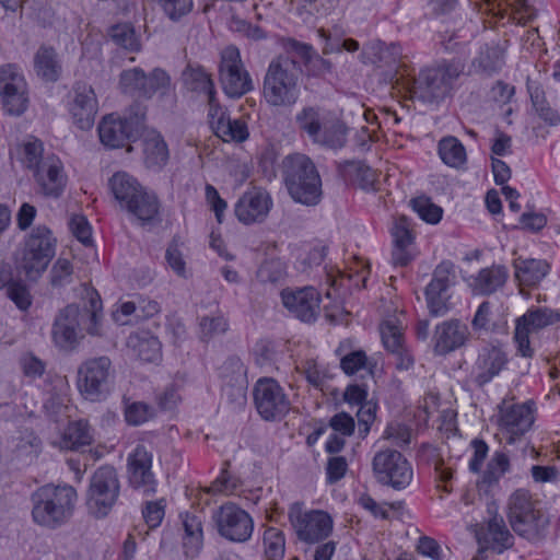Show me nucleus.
<instances>
[{
  "label": "nucleus",
  "mask_w": 560,
  "mask_h": 560,
  "mask_svg": "<svg viewBox=\"0 0 560 560\" xmlns=\"http://www.w3.org/2000/svg\"><path fill=\"white\" fill-rule=\"evenodd\" d=\"M78 499L72 486L45 485L33 492L32 518L39 526L55 529L72 516Z\"/></svg>",
  "instance_id": "nucleus-1"
},
{
  "label": "nucleus",
  "mask_w": 560,
  "mask_h": 560,
  "mask_svg": "<svg viewBox=\"0 0 560 560\" xmlns=\"http://www.w3.org/2000/svg\"><path fill=\"white\" fill-rule=\"evenodd\" d=\"M300 74L301 69L295 60L288 57L273 59L264 78L265 101L273 107L293 106L300 97Z\"/></svg>",
  "instance_id": "nucleus-2"
},
{
  "label": "nucleus",
  "mask_w": 560,
  "mask_h": 560,
  "mask_svg": "<svg viewBox=\"0 0 560 560\" xmlns=\"http://www.w3.org/2000/svg\"><path fill=\"white\" fill-rule=\"evenodd\" d=\"M57 240L46 226H37L25 237L16 258V270L28 281H37L56 255Z\"/></svg>",
  "instance_id": "nucleus-3"
},
{
  "label": "nucleus",
  "mask_w": 560,
  "mask_h": 560,
  "mask_svg": "<svg viewBox=\"0 0 560 560\" xmlns=\"http://www.w3.org/2000/svg\"><path fill=\"white\" fill-rule=\"evenodd\" d=\"M284 183L290 196L300 203L313 206L322 197V180L314 163L304 154L283 160Z\"/></svg>",
  "instance_id": "nucleus-4"
},
{
  "label": "nucleus",
  "mask_w": 560,
  "mask_h": 560,
  "mask_svg": "<svg viewBox=\"0 0 560 560\" xmlns=\"http://www.w3.org/2000/svg\"><path fill=\"white\" fill-rule=\"evenodd\" d=\"M464 71V66L457 61L444 62L434 68L419 72L408 85L412 100L422 103H439L453 90L455 82Z\"/></svg>",
  "instance_id": "nucleus-5"
},
{
  "label": "nucleus",
  "mask_w": 560,
  "mask_h": 560,
  "mask_svg": "<svg viewBox=\"0 0 560 560\" xmlns=\"http://www.w3.org/2000/svg\"><path fill=\"white\" fill-rule=\"evenodd\" d=\"M298 129L307 135L315 143L329 148H341L346 142V127L342 122L331 119L330 115L319 107L306 106L295 115Z\"/></svg>",
  "instance_id": "nucleus-6"
},
{
  "label": "nucleus",
  "mask_w": 560,
  "mask_h": 560,
  "mask_svg": "<svg viewBox=\"0 0 560 560\" xmlns=\"http://www.w3.org/2000/svg\"><path fill=\"white\" fill-rule=\"evenodd\" d=\"M288 518L296 538L307 545L323 542L334 530L335 522L327 511L306 510L301 502L290 505Z\"/></svg>",
  "instance_id": "nucleus-7"
},
{
  "label": "nucleus",
  "mask_w": 560,
  "mask_h": 560,
  "mask_svg": "<svg viewBox=\"0 0 560 560\" xmlns=\"http://www.w3.org/2000/svg\"><path fill=\"white\" fill-rule=\"evenodd\" d=\"M120 493V483L113 466L98 467L91 477L86 494V506L96 518L107 516L116 504Z\"/></svg>",
  "instance_id": "nucleus-8"
},
{
  "label": "nucleus",
  "mask_w": 560,
  "mask_h": 560,
  "mask_svg": "<svg viewBox=\"0 0 560 560\" xmlns=\"http://www.w3.org/2000/svg\"><path fill=\"white\" fill-rule=\"evenodd\" d=\"M560 313L549 307H530L515 320L514 342L517 354L533 358L535 338L545 328L558 323Z\"/></svg>",
  "instance_id": "nucleus-9"
},
{
  "label": "nucleus",
  "mask_w": 560,
  "mask_h": 560,
  "mask_svg": "<svg viewBox=\"0 0 560 560\" xmlns=\"http://www.w3.org/2000/svg\"><path fill=\"white\" fill-rule=\"evenodd\" d=\"M144 119L145 110L140 105L132 107L125 117L110 114L98 125L100 140L112 149L124 147L140 135L144 127Z\"/></svg>",
  "instance_id": "nucleus-10"
},
{
  "label": "nucleus",
  "mask_w": 560,
  "mask_h": 560,
  "mask_svg": "<svg viewBox=\"0 0 560 560\" xmlns=\"http://www.w3.org/2000/svg\"><path fill=\"white\" fill-rule=\"evenodd\" d=\"M372 470L380 483L396 490L408 487L413 477L410 463L400 452L393 448H384L375 453Z\"/></svg>",
  "instance_id": "nucleus-11"
},
{
  "label": "nucleus",
  "mask_w": 560,
  "mask_h": 560,
  "mask_svg": "<svg viewBox=\"0 0 560 560\" xmlns=\"http://www.w3.org/2000/svg\"><path fill=\"white\" fill-rule=\"evenodd\" d=\"M112 361L107 357L90 359L78 370L77 386L80 394L90 401H98L109 390Z\"/></svg>",
  "instance_id": "nucleus-12"
},
{
  "label": "nucleus",
  "mask_w": 560,
  "mask_h": 560,
  "mask_svg": "<svg viewBox=\"0 0 560 560\" xmlns=\"http://www.w3.org/2000/svg\"><path fill=\"white\" fill-rule=\"evenodd\" d=\"M219 80L224 93L230 97H241L254 89L252 78L244 68L240 50L229 46L221 52Z\"/></svg>",
  "instance_id": "nucleus-13"
},
{
  "label": "nucleus",
  "mask_w": 560,
  "mask_h": 560,
  "mask_svg": "<svg viewBox=\"0 0 560 560\" xmlns=\"http://www.w3.org/2000/svg\"><path fill=\"white\" fill-rule=\"evenodd\" d=\"M212 521L220 536L235 542L248 540L254 530V521L250 515L232 502L213 511Z\"/></svg>",
  "instance_id": "nucleus-14"
},
{
  "label": "nucleus",
  "mask_w": 560,
  "mask_h": 560,
  "mask_svg": "<svg viewBox=\"0 0 560 560\" xmlns=\"http://www.w3.org/2000/svg\"><path fill=\"white\" fill-rule=\"evenodd\" d=\"M253 397L257 412L267 421L283 418L291 407L283 388L273 378H259L254 386Z\"/></svg>",
  "instance_id": "nucleus-15"
},
{
  "label": "nucleus",
  "mask_w": 560,
  "mask_h": 560,
  "mask_svg": "<svg viewBox=\"0 0 560 560\" xmlns=\"http://www.w3.org/2000/svg\"><path fill=\"white\" fill-rule=\"evenodd\" d=\"M0 96L3 109L9 115L20 116L27 108V84L15 65L0 67Z\"/></svg>",
  "instance_id": "nucleus-16"
},
{
  "label": "nucleus",
  "mask_w": 560,
  "mask_h": 560,
  "mask_svg": "<svg viewBox=\"0 0 560 560\" xmlns=\"http://www.w3.org/2000/svg\"><path fill=\"white\" fill-rule=\"evenodd\" d=\"M120 84L127 92H137L147 98L164 96L172 89L170 75L161 68H155L149 74L140 68L125 70L120 74Z\"/></svg>",
  "instance_id": "nucleus-17"
},
{
  "label": "nucleus",
  "mask_w": 560,
  "mask_h": 560,
  "mask_svg": "<svg viewBox=\"0 0 560 560\" xmlns=\"http://www.w3.org/2000/svg\"><path fill=\"white\" fill-rule=\"evenodd\" d=\"M490 517L483 523L476 524L472 533L479 546L502 553L514 545V536L508 528L503 517L498 514L494 505L488 509Z\"/></svg>",
  "instance_id": "nucleus-18"
},
{
  "label": "nucleus",
  "mask_w": 560,
  "mask_h": 560,
  "mask_svg": "<svg viewBox=\"0 0 560 560\" xmlns=\"http://www.w3.org/2000/svg\"><path fill=\"white\" fill-rule=\"evenodd\" d=\"M499 428L506 444H514L524 435L534 422L529 404H514L503 400L499 406Z\"/></svg>",
  "instance_id": "nucleus-19"
},
{
  "label": "nucleus",
  "mask_w": 560,
  "mask_h": 560,
  "mask_svg": "<svg viewBox=\"0 0 560 560\" xmlns=\"http://www.w3.org/2000/svg\"><path fill=\"white\" fill-rule=\"evenodd\" d=\"M128 482L135 490L150 497L156 492L158 481L152 471V454L137 445L127 458Z\"/></svg>",
  "instance_id": "nucleus-20"
},
{
  "label": "nucleus",
  "mask_w": 560,
  "mask_h": 560,
  "mask_svg": "<svg viewBox=\"0 0 560 560\" xmlns=\"http://www.w3.org/2000/svg\"><path fill=\"white\" fill-rule=\"evenodd\" d=\"M469 339L470 331L465 323L457 318L446 319L434 328L433 351L438 355H446L465 347Z\"/></svg>",
  "instance_id": "nucleus-21"
},
{
  "label": "nucleus",
  "mask_w": 560,
  "mask_h": 560,
  "mask_svg": "<svg viewBox=\"0 0 560 560\" xmlns=\"http://www.w3.org/2000/svg\"><path fill=\"white\" fill-rule=\"evenodd\" d=\"M454 266L450 261H442L434 270L433 278L425 289L427 304L430 314L442 316L448 311L447 290L454 279Z\"/></svg>",
  "instance_id": "nucleus-22"
},
{
  "label": "nucleus",
  "mask_w": 560,
  "mask_h": 560,
  "mask_svg": "<svg viewBox=\"0 0 560 560\" xmlns=\"http://www.w3.org/2000/svg\"><path fill=\"white\" fill-rule=\"evenodd\" d=\"M281 299L284 307L302 322H314L319 315L320 295L313 287L283 290Z\"/></svg>",
  "instance_id": "nucleus-23"
},
{
  "label": "nucleus",
  "mask_w": 560,
  "mask_h": 560,
  "mask_svg": "<svg viewBox=\"0 0 560 560\" xmlns=\"http://www.w3.org/2000/svg\"><path fill=\"white\" fill-rule=\"evenodd\" d=\"M271 206L272 200L267 191L253 188L237 200L234 212L244 224L260 223L267 218Z\"/></svg>",
  "instance_id": "nucleus-24"
},
{
  "label": "nucleus",
  "mask_w": 560,
  "mask_h": 560,
  "mask_svg": "<svg viewBox=\"0 0 560 560\" xmlns=\"http://www.w3.org/2000/svg\"><path fill=\"white\" fill-rule=\"evenodd\" d=\"M35 180L40 191L52 198H58L66 188L67 175L60 159L49 154L42 160V163L34 171Z\"/></svg>",
  "instance_id": "nucleus-25"
},
{
  "label": "nucleus",
  "mask_w": 560,
  "mask_h": 560,
  "mask_svg": "<svg viewBox=\"0 0 560 560\" xmlns=\"http://www.w3.org/2000/svg\"><path fill=\"white\" fill-rule=\"evenodd\" d=\"M69 112L73 122L82 130L92 128L97 113V100L94 90L85 83H77L73 88Z\"/></svg>",
  "instance_id": "nucleus-26"
},
{
  "label": "nucleus",
  "mask_w": 560,
  "mask_h": 560,
  "mask_svg": "<svg viewBox=\"0 0 560 560\" xmlns=\"http://www.w3.org/2000/svg\"><path fill=\"white\" fill-rule=\"evenodd\" d=\"M508 363L506 353L499 347L481 348L474 364L475 383L483 386L500 374Z\"/></svg>",
  "instance_id": "nucleus-27"
},
{
  "label": "nucleus",
  "mask_w": 560,
  "mask_h": 560,
  "mask_svg": "<svg viewBox=\"0 0 560 560\" xmlns=\"http://www.w3.org/2000/svg\"><path fill=\"white\" fill-rule=\"evenodd\" d=\"M505 63V47L499 43H486L479 47L471 61L470 69L475 73L492 75L499 72Z\"/></svg>",
  "instance_id": "nucleus-28"
},
{
  "label": "nucleus",
  "mask_w": 560,
  "mask_h": 560,
  "mask_svg": "<svg viewBox=\"0 0 560 560\" xmlns=\"http://www.w3.org/2000/svg\"><path fill=\"white\" fill-rule=\"evenodd\" d=\"M509 278L505 266L492 265L482 268L471 278L470 288L474 294L491 295L502 289Z\"/></svg>",
  "instance_id": "nucleus-29"
},
{
  "label": "nucleus",
  "mask_w": 560,
  "mask_h": 560,
  "mask_svg": "<svg viewBox=\"0 0 560 560\" xmlns=\"http://www.w3.org/2000/svg\"><path fill=\"white\" fill-rule=\"evenodd\" d=\"M127 347L135 357L144 362H155L161 357L160 341L145 330L129 335Z\"/></svg>",
  "instance_id": "nucleus-30"
},
{
  "label": "nucleus",
  "mask_w": 560,
  "mask_h": 560,
  "mask_svg": "<svg viewBox=\"0 0 560 560\" xmlns=\"http://www.w3.org/2000/svg\"><path fill=\"white\" fill-rule=\"evenodd\" d=\"M332 433L329 435L325 448L330 454L339 453L346 444V438L351 436L355 429L354 419L347 412H338L329 420Z\"/></svg>",
  "instance_id": "nucleus-31"
},
{
  "label": "nucleus",
  "mask_w": 560,
  "mask_h": 560,
  "mask_svg": "<svg viewBox=\"0 0 560 560\" xmlns=\"http://www.w3.org/2000/svg\"><path fill=\"white\" fill-rule=\"evenodd\" d=\"M94 431L85 420L71 422L58 442H52L54 446L60 450L73 451L81 446L92 444Z\"/></svg>",
  "instance_id": "nucleus-32"
},
{
  "label": "nucleus",
  "mask_w": 560,
  "mask_h": 560,
  "mask_svg": "<svg viewBox=\"0 0 560 560\" xmlns=\"http://www.w3.org/2000/svg\"><path fill=\"white\" fill-rule=\"evenodd\" d=\"M538 506V502L534 500L533 495L528 490L517 489L515 490L508 500L506 516L509 523L514 530L518 524L522 523L527 514ZM521 527H524L522 525Z\"/></svg>",
  "instance_id": "nucleus-33"
},
{
  "label": "nucleus",
  "mask_w": 560,
  "mask_h": 560,
  "mask_svg": "<svg viewBox=\"0 0 560 560\" xmlns=\"http://www.w3.org/2000/svg\"><path fill=\"white\" fill-rule=\"evenodd\" d=\"M144 162L148 167L161 168L168 161V148L163 137L155 130H150L143 139Z\"/></svg>",
  "instance_id": "nucleus-34"
},
{
  "label": "nucleus",
  "mask_w": 560,
  "mask_h": 560,
  "mask_svg": "<svg viewBox=\"0 0 560 560\" xmlns=\"http://www.w3.org/2000/svg\"><path fill=\"white\" fill-rule=\"evenodd\" d=\"M183 80L188 90L206 98L217 95L210 73L199 65L189 63L183 71Z\"/></svg>",
  "instance_id": "nucleus-35"
},
{
  "label": "nucleus",
  "mask_w": 560,
  "mask_h": 560,
  "mask_svg": "<svg viewBox=\"0 0 560 560\" xmlns=\"http://www.w3.org/2000/svg\"><path fill=\"white\" fill-rule=\"evenodd\" d=\"M522 520L524 527H521L522 524H518L514 529L518 536L529 541L540 540L546 536L549 517L539 506L532 510V512Z\"/></svg>",
  "instance_id": "nucleus-36"
},
{
  "label": "nucleus",
  "mask_w": 560,
  "mask_h": 560,
  "mask_svg": "<svg viewBox=\"0 0 560 560\" xmlns=\"http://www.w3.org/2000/svg\"><path fill=\"white\" fill-rule=\"evenodd\" d=\"M109 187L122 208H127L142 186L126 172H117L109 179Z\"/></svg>",
  "instance_id": "nucleus-37"
},
{
  "label": "nucleus",
  "mask_w": 560,
  "mask_h": 560,
  "mask_svg": "<svg viewBox=\"0 0 560 560\" xmlns=\"http://www.w3.org/2000/svg\"><path fill=\"white\" fill-rule=\"evenodd\" d=\"M515 278L521 284L535 285L549 271V265L541 259H516L514 261Z\"/></svg>",
  "instance_id": "nucleus-38"
},
{
  "label": "nucleus",
  "mask_w": 560,
  "mask_h": 560,
  "mask_svg": "<svg viewBox=\"0 0 560 560\" xmlns=\"http://www.w3.org/2000/svg\"><path fill=\"white\" fill-rule=\"evenodd\" d=\"M34 68L38 77L48 82L58 80L61 73V65L57 52L51 47H40L34 57Z\"/></svg>",
  "instance_id": "nucleus-39"
},
{
  "label": "nucleus",
  "mask_w": 560,
  "mask_h": 560,
  "mask_svg": "<svg viewBox=\"0 0 560 560\" xmlns=\"http://www.w3.org/2000/svg\"><path fill=\"white\" fill-rule=\"evenodd\" d=\"M160 209L155 194L148 191L144 187L136 195L126 210L142 222L153 220Z\"/></svg>",
  "instance_id": "nucleus-40"
},
{
  "label": "nucleus",
  "mask_w": 560,
  "mask_h": 560,
  "mask_svg": "<svg viewBox=\"0 0 560 560\" xmlns=\"http://www.w3.org/2000/svg\"><path fill=\"white\" fill-rule=\"evenodd\" d=\"M184 526V548L187 556L195 557L203 544L202 524L199 516L190 513L182 515Z\"/></svg>",
  "instance_id": "nucleus-41"
},
{
  "label": "nucleus",
  "mask_w": 560,
  "mask_h": 560,
  "mask_svg": "<svg viewBox=\"0 0 560 560\" xmlns=\"http://www.w3.org/2000/svg\"><path fill=\"white\" fill-rule=\"evenodd\" d=\"M83 300L85 301L84 313L88 315L89 320V324L85 327L86 331L92 336H102L103 305L100 294L92 288H85Z\"/></svg>",
  "instance_id": "nucleus-42"
},
{
  "label": "nucleus",
  "mask_w": 560,
  "mask_h": 560,
  "mask_svg": "<svg viewBox=\"0 0 560 560\" xmlns=\"http://www.w3.org/2000/svg\"><path fill=\"white\" fill-rule=\"evenodd\" d=\"M511 464L508 455L503 452H494L487 464L486 470L482 472L479 486L492 488L497 486L500 479L509 472Z\"/></svg>",
  "instance_id": "nucleus-43"
},
{
  "label": "nucleus",
  "mask_w": 560,
  "mask_h": 560,
  "mask_svg": "<svg viewBox=\"0 0 560 560\" xmlns=\"http://www.w3.org/2000/svg\"><path fill=\"white\" fill-rule=\"evenodd\" d=\"M439 155L442 161L451 166L458 168L466 163V149L455 137H445L439 142Z\"/></svg>",
  "instance_id": "nucleus-44"
},
{
  "label": "nucleus",
  "mask_w": 560,
  "mask_h": 560,
  "mask_svg": "<svg viewBox=\"0 0 560 560\" xmlns=\"http://www.w3.org/2000/svg\"><path fill=\"white\" fill-rule=\"evenodd\" d=\"M528 91L533 107L538 116L551 126L559 124L560 117L547 102L542 88L538 83H529Z\"/></svg>",
  "instance_id": "nucleus-45"
},
{
  "label": "nucleus",
  "mask_w": 560,
  "mask_h": 560,
  "mask_svg": "<svg viewBox=\"0 0 560 560\" xmlns=\"http://www.w3.org/2000/svg\"><path fill=\"white\" fill-rule=\"evenodd\" d=\"M214 133L224 142H244L249 137L247 124L242 118L232 119L231 117L218 126Z\"/></svg>",
  "instance_id": "nucleus-46"
},
{
  "label": "nucleus",
  "mask_w": 560,
  "mask_h": 560,
  "mask_svg": "<svg viewBox=\"0 0 560 560\" xmlns=\"http://www.w3.org/2000/svg\"><path fill=\"white\" fill-rule=\"evenodd\" d=\"M262 542L267 560H282L285 550V538L282 530L269 527L265 530Z\"/></svg>",
  "instance_id": "nucleus-47"
},
{
  "label": "nucleus",
  "mask_w": 560,
  "mask_h": 560,
  "mask_svg": "<svg viewBox=\"0 0 560 560\" xmlns=\"http://www.w3.org/2000/svg\"><path fill=\"white\" fill-rule=\"evenodd\" d=\"M475 32L476 26L472 25L471 22H469V24H464L460 27H446L445 30L439 31L441 44L445 47L446 50L455 49L458 44L456 39L468 42L471 37H474Z\"/></svg>",
  "instance_id": "nucleus-48"
},
{
  "label": "nucleus",
  "mask_w": 560,
  "mask_h": 560,
  "mask_svg": "<svg viewBox=\"0 0 560 560\" xmlns=\"http://www.w3.org/2000/svg\"><path fill=\"white\" fill-rule=\"evenodd\" d=\"M73 265L63 257H59L49 271V282L54 288H62L73 281Z\"/></svg>",
  "instance_id": "nucleus-49"
},
{
  "label": "nucleus",
  "mask_w": 560,
  "mask_h": 560,
  "mask_svg": "<svg viewBox=\"0 0 560 560\" xmlns=\"http://www.w3.org/2000/svg\"><path fill=\"white\" fill-rule=\"evenodd\" d=\"M109 36L116 45L127 50L136 51L139 49V40L136 36L133 27L129 24L125 23L114 25L109 30Z\"/></svg>",
  "instance_id": "nucleus-50"
},
{
  "label": "nucleus",
  "mask_w": 560,
  "mask_h": 560,
  "mask_svg": "<svg viewBox=\"0 0 560 560\" xmlns=\"http://www.w3.org/2000/svg\"><path fill=\"white\" fill-rule=\"evenodd\" d=\"M380 330L383 345L387 351H398V349L405 346L401 327L396 325L394 320H385L381 325Z\"/></svg>",
  "instance_id": "nucleus-51"
},
{
  "label": "nucleus",
  "mask_w": 560,
  "mask_h": 560,
  "mask_svg": "<svg viewBox=\"0 0 560 560\" xmlns=\"http://www.w3.org/2000/svg\"><path fill=\"white\" fill-rule=\"evenodd\" d=\"M65 317H56L52 326V338L63 349L73 348L78 342V330L63 324Z\"/></svg>",
  "instance_id": "nucleus-52"
},
{
  "label": "nucleus",
  "mask_w": 560,
  "mask_h": 560,
  "mask_svg": "<svg viewBox=\"0 0 560 560\" xmlns=\"http://www.w3.org/2000/svg\"><path fill=\"white\" fill-rule=\"evenodd\" d=\"M285 266L280 259H270L261 264L257 278L262 283L276 284L284 279Z\"/></svg>",
  "instance_id": "nucleus-53"
},
{
  "label": "nucleus",
  "mask_w": 560,
  "mask_h": 560,
  "mask_svg": "<svg viewBox=\"0 0 560 560\" xmlns=\"http://www.w3.org/2000/svg\"><path fill=\"white\" fill-rule=\"evenodd\" d=\"M415 212L425 222L435 224L442 218V208L434 205L429 198L421 196L411 200Z\"/></svg>",
  "instance_id": "nucleus-54"
},
{
  "label": "nucleus",
  "mask_w": 560,
  "mask_h": 560,
  "mask_svg": "<svg viewBox=\"0 0 560 560\" xmlns=\"http://www.w3.org/2000/svg\"><path fill=\"white\" fill-rule=\"evenodd\" d=\"M505 7L511 10V19L518 24L529 23L537 14L528 0H505Z\"/></svg>",
  "instance_id": "nucleus-55"
},
{
  "label": "nucleus",
  "mask_w": 560,
  "mask_h": 560,
  "mask_svg": "<svg viewBox=\"0 0 560 560\" xmlns=\"http://www.w3.org/2000/svg\"><path fill=\"white\" fill-rule=\"evenodd\" d=\"M155 416V410L144 402H132L125 410V418L129 424L140 425Z\"/></svg>",
  "instance_id": "nucleus-56"
},
{
  "label": "nucleus",
  "mask_w": 560,
  "mask_h": 560,
  "mask_svg": "<svg viewBox=\"0 0 560 560\" xmlns=\"http://www.w3.org/2000/svg\"><path fill=\"white\" fill-rule=\"evenodd\" d=\"M340 366L348 375H353L360 371H364L370 376L372 375V371L366 366V354L362 350L346 354L340 361Z\"/></svg>",
  "instance_id": "nucleus-57"
},
{
  "label": "nucleus",
  "mask_w": 560,
  "mask_h": 560,
  "mask_svg": "<svg viewBox=\"0 0 560 560\" xmlns=\"http://www.w3.org/2000/svg\"><path fill=\"white\" fill-rule=\"evenodd\" d=\"M159 3L165 15L174 22L190 13L194 7L192 0H159Z\"/></svg>",
  "instance_id": "nucleus-58"
},
{
  "label": "nucleus",
  "mask_w": 560,
  "mask_h": 560,
  "mask_svg": "<svg viewBox=\"0 0 560 560\" xmlns=\"http://www.w3.org/2000/svg\"><path fill=\"white\" fill-rule=\"evenodd\" d=\"M238 488V480L228 470L223 469L219 477L210 485L207 492L213 494H233Z\"/></svg>",
  "instance_id": "nucleus-59"
},
{
  "label": "nucleus",
  "mask_w": 560,
  "mask_h": 560,
  "mask_svg": "<svg viewBox=\"0 0 560 560\" xmlns=\"http://www.w3.org/2000/svg\"><path fill=\"white\" fill-rule=\"evenodd\" d=\"M9 299L22 311L32 304V296L27 287L19 281H12L7 288Z\"/></svg>",
  "instance_id": "nucleus-60"
},
{
  "label": "nucleus",
  "mask_w": 560,
  "mask_h": 560,
  "mask_svg": "<svg viewBox=\"0 0 560 560\" xmlns=\"http://www.w3.org/2000/svg\"><path fill=\"white\" fill-rule=\"evenodd\" d=\"M165 514V501H148L142 509V515L149 528L158 527Z\"/></svg>",
  "instance_id": "nucleus-61"
},
{
  "label": "nucleus",
  "mask_w": 560,
  "mask_h": 560,
  "mask_svg": "<svg viewBox=\"0 0 560 560\" xmlns=\"http://www.w3.org/2000/svg\"><path fill=\"white\" fill-rule=\"evenodd\" d=\"M298 370L302 372L310 385L317 389H323L326 372L316 361L307 360L301 368H298Z\"/></svg>",
  "instance_id": "nucleus-62"
},
{
  "label": "nucleus",
  "mask_w": 560,
  "mask_h": 560,
  "mask_svg": "<svg viewBox=\"0 0 560 560\" xmlns=\"http://www.w3.org/2000/svg\"><path fill=\"white\" fill-rule=\"evenodd\" d=\"M394 245L411 246L413 235L411 232L410 223L406 217H400L395 220L392 229Z\"/></svg>",
  "instance_id": "nucleus-63"
},
{
  "label": "nucleus",
  "mask_w": 560,
  "mask_h": 560,
  "mask_svg": "<svg viewBox=\"0 0 560 560\" xmlns=\"http://www.w3.org/2000/svg\"><path fill=\"white\" fill-rule=\"evenodd\" d=\"M200 329L203 338H212L228 330V320L222 315L207 316L200 320Z\"/></svg>",
  "instance_id": "nucleus-64"
}]
</instances>
